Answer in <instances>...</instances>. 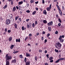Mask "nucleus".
<instances>
[{"label": "nucleus", "instance_id": "26", "mask_svg": "<svg viewBox=\"0 0 65 65\" xmlns=\"http://www.w3.org/2000/svg\"><path fill=\"white\" fill-rule=\"evenodd\" d=\"M49 59L50 60H53V57H50Z\"/></svg>", "mask_w": 65, "mask_h": 65}, {"label": "nucleus", "instance_id": "50", "mask_svg": "<svg viewBox=\"0 0 65 65\" xmlns=\"http://www.w3.org/2000/svg\"><path fill=\"white\" fill-rule=\"evenodd\" d=\"M26 12H27V13H29L30 11L29 10H27L26 11Z\"/></svg>", "mask_w": 65, "mask_h": 65}, {"label": "nucleus", "instance_id": "61", "mask_svg": "<svg viewBox=\"0 0 65 65\" xmlns=\"http://www.w3.org/2000/svg\"><path fill=\"white\" fill-rule=\"evenodd\" d=\"M41 39L42 40H43V39H44V38H43V37H42L41 38Z\"/></svg>", "mask_w": 65, "mask_h": 65}, {"label": "nucleus", "instance_id": "33", "mask_svg": "<svg viewBox=\"0 0 65 65\" xmlns=\"http://www.w3.org/2000/svg\"><path fill=\"white\" fill-rule=\"evenodd\" d=\"M19 53V51H16L13 52V53L14 54H16V53Z\"/></svg>", "mask_w": 65, "mask_h": 65}, {"label": "nucleus", "instance_id": "16", "mask_svg": "<svg viewBox=\"0 0 65 65\" xmlns=\"http://www.w3.org/2000/svg\"><path fill=\"white\" fill-rule=\"evenodd\" d=\"M64 58H60L58 59V60L59 61H60L64 60Z\"/></svg>", "mask_w": 65, "mask_h": 65}, {"label": "nucleus", "instance_id": "59", "mask_svg": "<svg viewBox=\"0 0 65 65\" xmlns=\"http://www.w3.org/2000/svg\"><path fill=\"white\" fill-rule=\"evenodd\" d=\"M7 28H6L5 29V31L6 32H7Z\"/></svg>", "mask_w": 65, "mask_h": 65}, {"label": "nucleus", "instance_id": "58", "mask_svg": "<svg viewBox=\"0 0 65 65\" xmlns=\"http://www.w3.org/2000/svg\"><path fill=\"white\" fill-rule=\"evenodd\" d=\"M29 36L30 37L32 36V34H29Z\"/></svg>", "mask_w": 65, "mask_h": 65}, {"label": "nucleus", "instance_id": "46", "mask_svg": "<svg viewBox=\"0 0 65 65\" xmlns=\"http://www.w3.org/2000/svg\"><path fill=\"white\" fill-rule=\"evenodd\" d=\"M59 62V61L58 60H56V61H55V63H58Z\"/></svg>", "mask_w": 65, "mask_h": 65}, {"label": "nucleus", "instance_id": "52", "mask_svg": "<svg viewBox=\"0 0 65 65\" xmlns=\"http://www.w3.org/2000/svg\"><path fill=\"white\" fill-rule=\"evenodd\" d=\"M35 9L36 10H37V11L38 10V8H35Z\"/></svg>", "mask_w": 65, "mask_h": 65}, {"label": "nucleus", "instance_id": "47", "mask_svg": "<svg viewBox=\"0 0 65 65\" xmlns=\"http://www.w3.org/2000/svg\"><path fill=\"white\" fill-rule=\"evenodd\" d=\"M34 2H33V0H31L30 1V3H33Z\"/></svg>", "mask_w": 65, "mask_h": 65}, {"label": "nucleus", "instance_id": "9", "mask_svg": "<svg viewBox=\"0 0 65 65\" xmlns=\"http://www.w3.org/2000/svg\"><path fill=\"white\" fill-rule=\"evenodd\" d=\"M16 62L17 61L15 59H14V60H13L11 61L12 63H16Z\"/></svg>", "mask_w": 65, "mask_h": 65}, {"label": "nucleus", "instance_id": "28", "mask_svg": "<svg viewBox=\"0 0 65 65\" xmlns=\"http://www.w3.org/2000/svg\"><path fill=\"white\" fill-rule=\"evenodd\" d=\"M58 21L60 23H62V21H61V19H60L59 18L58 19Z\"/></svg>", "mask_w": 65, "mask_h": 65}, {"label": "nucleus", "instance_id": "29", "mask_svg": "<svg viewBox=\"0 0 65 65\" xmlns=\"http://www.w3.org/2000/svg\"><path fill=\"white\" fill-rule=\"evenodd\" d=\"M48 30H49V31H51V27H48Z\"/></svg>", "mask_w": 65, "mask_h": 65}, {"label": "nucleus", "instance_id": "23", "mask_svg": "<svg viewBox=\"0 0 65 65\" xmlns=\"http://www.w3.org/2000/svg\"><path fill=\"white\" fill-rule=\"evenodd\" d=\"M7 7V5H6L5 6L3 7L4 9H5Z\"/></svg>", "mask_w": 65, "mask_h": 65}, {"label": "nucleus", "instance_id": "45", "mask_svg": "<svg viewBox=\"0 0 65 65\" xmlns=\"http://www.w3.org/2000/svg\"><path fill=\"white\" fill-rule=\"evenodd\" d=\"M61 24L60 23H59L58 24V26H59V27H60V26H61Z\"/></svg>", "mask_w": 65, "mask_h": 65}, {"label": "nucleus", "instance_id": "19", "mask_svg": "<svg viewBox=\"0 0 65 65\" xmlns=\"http://www.w3.org/2000/svg\"><path fill=\"white\" fill-rule=\"evenodd\" d=\"M12 37H10L9 38V41H11L12 40Z\"/></svg>", "mask_w": 65, "mask_h": 65}, {"label": "nucleus", "instance_id": "37", "mask_svg": "<svg viewBox=\"0 0 65 65\" xmlns=\"http://www.w3.org/2000/svg\"><path fill=\"white\" fill-rule=\"evenodd\" d=\"M28 38V37H26L25 38V41H26V40H27V39Z\"/></svg>", "mask_w": 65, "mask_h": 65}, {"label": "nucleus", "instance_id": "62", "mask_svg": "<svg viewBox=\"0 0 65 65\" xmlns=\"http://www.w3.org/2000/svg\"><path fill=\"white\" fill-rule=\"evenodd\" d=\"M19 10H21V6H20L19 7Z\"/></svg>", "mask_w": 65, "mask_h": 65}, {"label": "nucleus", "instance_id": "60", "mask_svg": "<svg viewBox=\"0 0 65 65\" xmlns=\"http://www.w3.org/2000/svg\"><path fill=\"white\" fill-rule=\"evenodd\" d=\"M16 8L17 9H19V7H18V6H16Z\"/></svg>", "mask_w": 65, "mask_h": 65}, {"label": "nucleus", "instance_id": "24", "mask_svg": "<svg viewBox=\"0 0 65 65\" xmlns=\"http://www.w3.org/2000/svg\"><path fill=\"white\" fill-rule=\"evenodd\" d=\"M27 27L28 28H30L31 27V25H29L28 24H27Z\"/></svg>", "mask_w": 65, "mask_h": 65}, {"label": "nucleus", "instance_id": "55", "mask_svg": "<svg viewBox=\"0 0 65 65\" xmlns=\"http://www.w3.org/2000/svg\"><path fill=\"white\" fill-rule=\"evenodd\" d=\"M47 42V40L46 39H45V41L44 43H46Z\"/></svg>", "mask_w": 65, "mask_h": 65}, {"label": "nucleus", "instance_id": "43", "mask_svg": "<svg viewBox=\"0 0 65 65\" xmlns=\"http://www.w3.org/2000/svg\"><path fill=\"white\" fill-rule=\"evenodd\" d=\"M26 22H28V21H30V19H26Z\"/></svg>", "mask_w": 65, "mask_h": 65}, {"label": "nucleus", "instance_id": "38", "mask_svg": "<svg viewBox=\"0 0 65 65\" xmlns=\"http://www.w3.org/2000/svg\"><path fill=\"white\" fill-rule=\"evenodd\" d=\"M55 34H58V31H56L55 32Z\"/></svg>", "mask_w": 65, "mask_h": 65}, {"label": "nucleus", "instance_id": "15", "mask_svg": "<svg viewBox=\"0 0 65 65\" xmlns=\"http://www.w3.org/2000/svg\"><path fill=\"white\" fill-rule=\"evenodd\" d=\"M14 26L15 27V28L18 29V24H15L14 25Z\"/></svg>", "mask_w": 65, "mask_h": 65}, {"label": "nucleus", "instance_id": "34", "mask_svg": "<svg viewBox=\"0 0 65 65\" xmlns=\"http://www.w3.org/2000/svg\"><path fill=\"white\" fill-rule=\"evenodd\" d=\"M55 51L56 52V53H58L59 52V51H58V50L55 49Z\"/></svg>", "mask_w": 65, "mask_h": 65}, {"label": "nucleus", "instance_id": "41", "mask_svg": "<svg viewBox=\"0 0 65 65\" xmlns=\"http://www.w3.org/2000/svg\"><path fill=\"white\" fill-rule=\"evenodd\" d=\"M39 52L40 53H41V52H42V51L41 50H39Z\"/></svg>", "mask_w": 65, "mask_h": 65}, {"label": "nucleus", "instance_id": "35", "mask_svg": "<svg viewBox=\"0 0 65 65\" xmlns=\"http://www.w3.org/2000/svg\"><path fill=\"white\" fill-rule=\"evenodd\" d=\"M26 61H27V58L25 57V59H24V61L25 63H26Z\"/></svg>", "mask_w": 65, "mask_h": 65}, {"label": "nucleus", "instance_id": "21", "mask_svg": "<svg viewBox=\"0 0 65 65\" xmlns=\"http://www.w3.org/2000/svg\"><path fill=\"white\" fill-rule=\"evenodd\" d=\"M43 22L44 24H46L47 23V21L45 20H44L43 21Z\"/></svg>", "mask_w": 65, "mask_h": 65}, {"label": "nucleus", "instance_id": "48", "mask_svg": "<svg viewBox=\"0 0 65 65\" xmlns=\"http://www.w3.org/2000/svg\"><path fill=\"white\" fill-rule=\"evenodd\" d=\"M35 60H36V61H37V57H36V56H35Z\"/></svg>", "mask_w": 65, "mask_h": 65}, {"label": "nucleus", "instance_id": "10", "mask_svg": "<svg viewBox=\"0 0 65 65\" xmlns=\"http://www.w3.org/2000/svg\"><path fill=\"white\" fill-rule=\"evenodd\" d=\"M26 56L27 57H30V54L28 53H26Z\"/></svg>", "mask_w": 65, "mask_h": 65}, {"label": "nucleus", "instance_id": "14", "mask_svg": "<svg viewBox=\"0 0 65 65\" xmlns=\"http://www.w3.org/2000/svg\"><path fill=\"white\" fill-rule=\"evenodd\" d=\"M59 12L61 16H62V15H63V14L62 13V11H61V10L60 11H59Z\"/></svg>", "mask_w": 65, "mask_h": 65}, {"label": "nucleus", "instance_id": "36", "mask_svg": "<svg viewBox=\"0 0 65 65\" xmlns=\"http://www.w3.org/2000/svg\"><path fill=\"white\" fill-rule=\"evenodd\" d=\"M55 47H56V48H57L58 50H60V49L59 48L58 46H56Z\"/></svg>", "mask_w": 65, "mask_h": 65}, {"label": "nucleus", "instance_id": "57", "mask_svg": "<svg viewBox=\"0 0 65 65\" xmlns=\"http://www.w3.org/2000/svg\"><path fill=\"white\" fill-rule=\"evenodd\" d=\"M58 0H54L53 1L54 2H57Z\"/></svg>", "mask_w": 65, "mask_h": 65}, {"label": "nucleus", "instance_id": "3", "mask_svg": "<svg viewBox=\"0 0 65 65\" xmlns=\"http://www.w3.org/2000/svg\"><path fill=\"white\" fill-rule=\"evenodd\" d=\"M11 20L9 19H7L6 21V23L7 25H9L10 24V21Z\"/></svg>", "mask_w": 65, "mask_h": 65}, {"label": "nucleus", "instance_id": "64", "mask_svg": "<svg viewBox=\"0 0 65 65\" xmlns=\"http://www.w3.org/2000/svg\"><path fill=\"white\" fill-rule=\"evenodd\" d=\"M44 53L46 54V53H47V51L46 50L44 52Z\"/></svg>", "mask_w": 65, "mask_h": 65}, {"label": "nucleus", "instance_id": "49", "mask_svg": "<svg viewBox=\"0 0 65 65\" xmlns=\"http://www.w3.org/2000/svg\"><path fill=\"white\" fill-rule=\"evenodd\" d=\"M22 29L23 31H24V26H22Z\"/></svg>", "mask_w": 65, "mask_h": 65}, {"label": "nucleus", "instance_id": "42", "mask_svg": "<svg viewBox=\"0 0 65 65\" xmlns=\"http://www.w3.org/2000/svg\"><path fill=\"white\" fill-rule=\"evenodd\" d=\"M50 33L48 34H47V37H49V36H50Z\"/></svg>", "mask_w": 65, "mask_h": 65}, {"label": "nucleus", "instance_id": "32", "mask_svg": "<svg viewBox=\"0 0 65 65\" xmlns=\"http://www.w3.org/2000/svg\"><path fill=\"white\" fill-rule=\"evenodd\" d=\"M11 5H13V2L12 1H11Z\"/></svg>", "mask_w": 65, "mask_h": 65}, {"label": "nucleus", "instance_id": "6", "mask_svg": "<svg viewBox=\"0 0 65 65\" xmlns=\"http://www.w3.org/2000/svg\"><path fill=\"white\" fill-rule=\"evenodd\" d=\"M47 24L48 26H52L53 25V21H51V22L47 23Z\"/></svg>", "mask_w": 65, "mask_h": 65}, {"label": "nucleus", "instance_id": "4", "mask_svg": "<svg viewBox=\"0 0 65 65\" xmlns=\"http://www.w3.org/2000/svg\"><path fill=\"white\" fill-rule=\"evenodd\" d=\"M51 8H52V4L50 5L49 7H47L46 8L47 11H51Z\"/></svg>", "mask_w": 65, "mask_h": 65}, {"label": "nucleus", "instance_id": "17", "mask_svg": "<svg viewBox=\"0 0 65 65\" xmlns=\"http://www.w3.org/2000/svg\"><path fill=\"white\" fill-rule=\"evenodd\" d=\"M56 6L57 7V8L58 9V10H59V11H60L61 10H60V7L58 6V5H56Z\"/></svg>", "mask_w": 65, "mask_h": 65}, {"label": "nucleus", "instance_id": "5", "mask_svg": "<svg viewBox=\"0 0 65 65\" xmlns=\"http://www.w3.org/2000/svg\"><path fill=\"white\" fill-rule=\"evenodd\" d=\"M62 39V36H60L58 38V39L59 40V41L60 42H61V43H62V42H64V40Z\"/></svg>", "mask_w": 65, "mask_h": 65}, {"label": "nucleus", "instance_id": "11", "mask_svg": "<svg viewBox=\"0 0 65 65\" xmlns=\"http://www.w3.org/2000/svg\"><path fill=\"white\" fill-rule=\"evenodd\" d=\"M43 14H44L45 15H46L47 14V12L46 11V10H44L43 12Z\"/></svg>", "mask_w": 65, "mask_h": 65}, {"label": "nucleus", "instance_id": "40", "mask_svg": "<svg viewBox=\"0 0 65 65\" xmlns=\"http://www.w3.org/2000/svg\"><path fill=\"white\" fill-rule=\"evenodd\" d=\"M8 32L9 33H10V32H11V30H8Z\"/></svg>", "mask_w": 65, "mask_h": 65}, {"label": "nucleus", "instance_id": "51", "mask_svg": "<svg viewBox=\"0 0 65 65\" xmlns=\"http://www.w3.org/2000/svg\"><path fill=\"white\" fill-rule=\"evenodd\" d=\"M44 0H42V3H43V4H44Z\"/></svg>", "mask_w": 65, "mask_h": 65}, {"label": "nucleus", "instance_id": "22", "mask_svg": "<svg viewBox=\"0 0 65 65\" xmlns=\"http://www.w3.org/2000/svg\"><path fill=\"white\" fill-rule=\"evenodd\" d=\"M14 45H12L10 47V48L11 49H12V48L14 47Z\"/></svg>", "mask_w": 65, "mask_h": 65}, {"label": "nucleus", "instance_id": "25", "mask_svg": "<svg viewBox=\"0 0 65 65\" xmlns=\"http://www.w3.org/2000/svg\"><path fill=\"white\" fill-rule=\"evenodd\" d=\"M36 13V11H35L34 12L32 13V15H34Z\"/></svg>", "mask_w": 65, "mask_h": 65}, {"label": "nucleus", "instance_id": "31", "mask_svg": "<svg viewBox=\"0 0 65 65\" xmlns=\"http://www.w3.org/2000/svg\"><path fill=\"white\" fill-rule=\"evenodd\" d=\"M19 22H22V19L21 18H19Z\"/></svg>", "mask_w": 65, "mask_h": 65}, {"label": "nucleus", "instance_id": "1", "mask_svg": "<svg viewBox=\"0 0 65 65\" xmlns=\"http://www.w3.org/2000/svg\"><path fill=\"white\" fill-rule=\"evenodd\" d=\"M6 65H9V61L10 60H11L12 57L8 55V54L6 55Z\"/></svg>", "mask_w": 65, "mask_h": 65}, {"label": "nucleus", "instance_id": "7", "mask_svg": "<svg viewBox=\"0 0 65 65\" xmlns=\"http://www.w3.org/2000/svg\"><path fill=\"white\" fill-rule=\"evenodd\" d=\"M11 16L10 17V19L11 21L12 22H14V19H13V16L12 15V14H11Z\"/></svg>", "mask_w": 65, "mask_h": 65}, {"label": "nucleus", "instance_id": "8", "mask_svg": "<svg viewBox=\"0 0 65 65\" xmlns=\"http://www.w3.org/2000/svg\"><path fill=\"white\" fill-rule=\"evenodd\" d=\"M26 63V65H29L30 64V61H27Z\"/></svg>", "mask_w": 65, "mask_h": 65}, {"label": "nucleus", "instance_id": "2", "mask_svg": "<svg viewBox=\"0 0 65 65\" xmlns=\"http://www.w3.org/2000/svg\"><path fill=\"white\" fill-rule=\"evenodd\" d=\"M56 44L57 46L59 47L60 49H61V47H62V44H61V43L59 42H57L56 43Z\"/></svg>", "mask_w": 65, "mask_h": 65}, {"label": "nucleus", "instance_id": "44", "mask_svg": "<svg viewBox=\"0 0 65 65\" xmlns=\"http://www.w3.org/2000/svg\"><path fill=\"white\" fill-rule=\"evenodd\" d=\"M38 23V22H37V21H36L35 22V25H37V24Z\"/></svg>", "mask_w": 65, "mask_h": 65}, {"label": "nucleus", "instance_id": "18", "mask_svg": "<svg viewBox=\"0 0 65 65\" xmlns=\"http://www.w3.org/2000/svg\"><path fill=\"white\" fill-rule=\"evenodd\" d=\"M19 18V16H17L15 17V21H17V20Z\"/></svg>", "mask_w": 65, "mask_h": 65}, {"label": "nucleus", "instance_id": "54", "mask_svg": "<svg viewBox=\"0 0 65 65\" xmlns=\"http://www.w3.org/2000/svg\"><path fill=\"white\" fill-rule=\"evenodd\" d=\"M45 65H48V63H45Z\"/></svg>", "mask_w": 65, "mask_h": 65}, {"label": "nucleus", "instance_id": "56", "mask_svg": "<svg viewBox=\"0 0 65 65\" xmlns=\"http://www.w3.org/2000/svg\"><path fill=\"white\" fill-rule=\"evenodd\" d=\"M35 4H38V1H37V2H35Z\"/></svg>", "mask_w": 65, "mask_h": 65}, {"label": "nucleus", "instance_id": "20", "mask_svg": "<svg viewBox=\"0 0 65 65\" xmlns=\"http://www.w3.org/2000/svg\"><path fill=\"white\" fill-rule=\"evenodd\" d=\"M16 10V8H15V7H14L13 8L12 11H15Z\"/></svg>", "mask_w": 65, "mask_h": 65}, {"label": "nucleus", "instance_id": "12", "mask_svg": "<svg viewBox=\"0 0 65 65\" xmlns=\"http://www.w3.org/2000/svg\"><path fill=\"white\" fill-rule=\"evenodd\" d=\"M16 42H20L21 41V40H20V38L19 39H16Z\"/></svg>", "mask_w": 65, "mask_h": 65}, {"label": "nucleus", "instance_id": "39", "mask_svg": "<svg viewBox=\"0 0 65 65\" xmlns=\"http://www.w3.org/2000/svg\"><path fill=\"white\" fill-rule=\"evenodd\" d=\"M46 57L47 58H49V55L47 54L46 55Z\"/></svg>", "mask_w": 65, "mask_h": 65}, {"label": "nucleus", "instance_id": "63", "mask_svg": "<svg viewBox=\"0 0 65 65\" xmlns=\"http://www.w3.org/2000/svg\"><path fill=\"white\" fill-rule=\"evenodd\" d=\"M45 32L43 31V32H42L43 34H45Z\"/></svg>", "mask_w": 65, "mask_h": 65}, {"label": "nucleus", "instance_id": "13", "mask_svg": "<svg viewBox=\"0 0 65 65\" xmlns=\"http://www.w3.org/2000/svg\"><path fill=\"white\" fill-rule=\"evenodd\" d=\"M23 3V1H21L20 2H18V5H21Z\"/></svg>", "mask_w": 65, "mask_h": 65}, {"label": "nucleus", "instance_id": "27", "mask_svg": "<svg viewBox=\"0 0 65 65\" xmlns=\"http://www.w3.org/2000/svg\"><path fill=\"white\" fill-rule=\"evenodd\" d=\"M19 57H20V58L22 59L23 57V55H20L19 56Z\"/></svg>", "mask_w": 65, "mask_h": 65}, {"label": "nucleus", "instance_id": "30", "mask_svg": "<svg viewBox=\"0 0 65 65\" xmlns=\"http://www.w3.org/2000/svg\"><path fill=\"white\" fill-rule=\"evenodd\" d=\"M32 27H33V28H34V27H35V24L34 23H33L32 24Z\"/></svg>", "mask_w": 65, "mask_h": 65}, {"label": "nucleus", "instance_id": "53", "mask_svg": "<svg viewBox=\"0 0 65 65\" xmlns=\"http://www.w3.org/2000/svg\"><path fill=\"white\" fill-rule=\"evenodd\" d=\"M53 62H54V60H51L50 61V62H51V63H52Z\"/></svg>", "mask_w": 65, "mask_h": 65}]
</instances>
